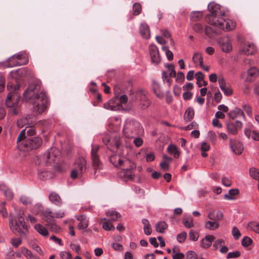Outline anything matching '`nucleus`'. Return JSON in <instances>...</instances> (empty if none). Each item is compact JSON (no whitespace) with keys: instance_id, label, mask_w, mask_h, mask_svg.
Segmentation results:
<instances>
[{"instance_id":"nucleus-56","label":"nucleus","mask_w":259,"mask_h":259,"mask_svg":"<svg viewBox=\"0 0 259 259\" xmlns=\"http://www.w3.org/2000/svg\"><path fill=\"white\" fill-rule=\"evenodd\" d=\"M232 235L234 238L236 240L238 239L241 236L240 232L238 228L236 227H234L232 229Z\"/></svg>"},{"instance_id":"nucleus-10","label":"nucleus","mask_w":259,"mask_h":259,"mask_svg":"<svg viewBox=\"0 0 259 259\" xmlns=\"http://www.w3.org/2000/svg\"><path fill=\"white\" fill-rule=\"evenodd\" d=\"M36 123L35 116L32 114H28L25 117H23L17 120V126L20 128L24 126H31Z\"/></svg>"},{"instance_id":"nucleus-61","label":"nucleus","mask_w":259,"mask_h":259,"mask_svg":"<svg viewBox=\"0 0 259 259\" xmlns=\"http://www.w3.org/2000/svg\"><path fill=\"white\" fill-rule=\"evenodd\" d=\"M49 226H50V229L51 231L56 233L58 232L61 229V228L55 223L51 224Z\"/></svg>"},{"instance_id":"nucleus-33","label":"nucleus","mask_w":259,"mask_h":259,"mask_svg":"<svg viewBox=\"0 0 259 259\" xmlns=\"http://www.w3.org/2000/svg\"><path fill=\"white\" fill-rule=\"evenodd\" d=\"M106 215L110 218V220L112 221H117L118 218L121 217V215L119 212L114 210L108 211L106 212Z\"/></svg>"},{"instance_id":"nucleus-22","label":"nucleus","mask_w":259,"mask_h":259,"mask_svg":"<svg viewBox=\"0 0 259 259\" xmlns=\"http://www.w3.org/2000/svg\"><path fill=\"white\" fill-rule=\"evenodd\" d=\"M140 97V106L141 108L145 109L147 108L151 104V102L148 100L145 95L142 93L139 94Z\"/></svg>"},{"instance_id":"nucleus-15","label":"nucleus","mask_w":259,"mask_h":259,"mask_svg":"<svg viewBox=\"0 0 259 259\" xmlns=\"http://www.w3.org/2000/svg\"><path fill=\"white\" fill-rule=\"evenodd\" d=\"M220 88L224 92V94L227 96H229L232 95L233 91L230 87H226V81L223 77H219L218 79Z\"/></svg>"},{"instance_id":"nucleus-54","label":"nucleus","mask_w":259,"mask_h":259,"mask_svg":"<svg viewBox=\"0 0 259 259\" xmlns=\"http://www.w3.org/2000/svg\"><path fill=\"white\" fill-rule=\"evenodd\" d=\"M240 256V252L239 251L229 252L227 255V258H236Z\"/></svg>"},{"instance_id":"nucleus-27","label":"nucleus","mask_w":259,"mask_h":259,"mask_svg":"<svg viewBox=\"0 0 259 259\" xmlns=\"http://www.w3.org/2000/svg\"><path fill=\"white\" fill-rule=\"evenodd\" d=\"M167 150L169 154L174 155L175 158H178L180 157L181 153L176 146L170 144L168 146Z\"/></svg>"},{"instance_id":"nucleus-26","label":"nucleus","mask_w":259,"mask_h":259,"mask_svg":"<svg viewBox=\"0 0 259 259\" xmlns=\"http://www.w3.org/2000/svg\"><path fill=\"white\" fill-rule=\"evenodd\" d=\"M194 116V110L192 107H188L184 115V119L186 122H189L192 120Z\"/></svg>"},{"instance_id":"nucleus-64","label":"nucleus","mask_w":259,"mask_h":259,"mask_svg":"<svg viewBox=\"0 0 259 259\" xmlns=\"http://www.w3.org/2000/svg\"><path fill=\"white\" fill-rule=\"evenodd\" d=\"M185 80V75L183 72H179L178 73L176 80L179 82H183Z\"/></svg>"},{"instance_id":"nucleus-20","label":"nucleus","mask_w":259,"mask_h":259,"mask_svg":"<svg viewBox=\"0 0 259 259\" xmlns=\"http://www.w3.org/2000/svg\"><path fill=\"white\" fill-rule=\"evenodd\" d=\"M218 42L222 49H232L231 45V40L228 36L220 38L219 39Z\"/></svg>"},{"instance_id":"nucleus-7","label":"nucleus","mask_w":259,"mask_h":259,"mask_svg":"<svg viewBox=\"0 0 259 259\" xmlns=\"http://www.w3.org/2000/svg\"><path fill=\"white\" fill-rule=\"evenodd\" d=\"M74 167L70 174L72 179H76L78 176L83 174L87 169V161L83 157H78L75 159L74 163Z\"/></svg>"},{"instance_id":"nucleus-9","label":"nucleus","mask_w":259,"mask_h":259,"mask_svg":"<svg viewBox=\"0 0 259 259\" xmlns=\"http://www.w3.org/2000/svg\"><path fill=\"white\" fill-rule=\"evenodd\" d=\"M100 147L98 145H92L91 150V159L92 166L96 170L100 169L102 164L98 154Z\"/></svg>"},{"instance_id":"nucleus-6","label":"nucleus","mask_w":259,"mask_h":259,"mask_svg":"<svg viewBox=\"0 0 259 259\" xmlns=\"http://www.w3.org/2000/svg\"><path fill=\"white\" fill-rule=\"evenodd\" d=\"M29 62V57L25 51L21 52L10 57L8 61V67L25 65Z\"/></svg>"},{"instance_id":"nucleus-11","label":"nucleus","mask_w":259,"mask_h":259,"mask_svg":"<svg viewBox=\"0 0 259 259\" xmlns=\"http://www.w3.org/2000/svg\"><path fill=\"white\" fill-rule=\"evenodd\" d=\"M60 154L59 150L56 148H52L43 155V158L46 160V162L51 163L54 162L56 158Z\"/></svg>"},{"instance_id":"nucleus-39","label":"nucleus","mask_w":259,"mask_h":259,"mask_svg":"<svg viewBox=\"0 0 259 259\" xmlns=\"http://www.w3.org/2000/svg\"><path fill=\"white\" fill-rule=\"evenodd\" d=\"M202 16V13L201 12H193L191 13V20L195 22L199 20Z\"/></svg>"},{"instance_id":"nucleus-21","label":"nucleus","mask_w":259,"mask_h":259,"mask_svg":"<svg viewBox=\"0 0 259 259\" xmlns=\"http://www.w3.org/2000/svg\"><path fill=\"white\" fill-rule=\"evenodd\" d=\"M258 75V72L257 68L255 67L251 68L247 71V76L246 79L247 81L251 82L255 79Z\"/></svg>"},{"instance_id":"nucleus-44","label":"nucleus","mask_w":259,"mask_h":259,"mask_svg":"<svg viewBox=\"0 0 259 259\" xmlns=\"http://www.w3.org/2000/svg\"><path fill=\"white\" fill-rule=\"evenodd\" d=\"M189 237L191 240L196 241L199 238V234L196 231L191 230L189 233Z\"/></svg>"},{"instance_id":"nucleus-1","label":"nucleus","mask_w":259,"mask_h":259,"mask_svg":"<svg viewBox=\"0 0 259 259\" xmlns=\"http://www.w3.org/2000/svg\"><path fill=\"white\" fill-rule=\"evenodd\" d=\"M208 9L210 14L206 16V20L208 23L215 27L212 28L209 26H206L205 33L209 37H214L221 32V30L228 31L234 29L235 27V23L230 19H225L222 17L225 13L221 10V6L214 3H210L208 5Z\"/></svg>"},{"instance_id":"nucleus-42","label":"nucleus","mask_w":259,"mask_h":259,"mask_svg":"<svg viewBox=\"0 0 259 259\" xmlns=\"http://www.w3.org/2000/svg\"><path fill=\"white\" fill-rule=\"evenodd\" d=\"M248 226L252 230L259 234V223L255 222H250L248 224Z\"/></svg>"},{"instance_id":"nucleus-51","label":"nucleus","mask_w":259,"mask_h":259,"mask_svg":"<svg viewBox=\"0 0 259 259\" xmlns=\"http://www.w3.org/2000/svg\"><path fill=\"white\" fill-rule=\"evenodd\" d=\"M171 77H170L169 76H168L166 72L165 71H163L162 73V78L163 79V80H166V82L168 84V85L169 87L170 86L171 84V82H172V80L170 78Z\"/></svg>"},{"instance_id":"nucleus-53","label":"nucleus","mask_w":259,"mask_h":259,"mask_svg":"<svg viewBox=\"0 0 259 259\" xmlns=\"http://www.w3.org/2000/svg\"><path fill=\"white\" fill-rule=\"evenodd\" d=\"M29 70L26 68H23L22 69H19L16 71L17 74L18 75H20L22 76H26L28 74Z\"/></svg>"},{"instance_id":"nucleus-37","label":"nucleus","mask_w":259,"mask_h":259,"mask_svg":"<svg viewBox=\"0 0 259 259\" xmlns=\"http://www.w3.org/2000/svg\"><path fill=\"white\" fill-rule=\"evenodd\" d=\"M23 130H25V135L29 137L34 136L36 133L35 128L32 125L28 126Z\"/></svg>"},{"instance_id":"nucleus-28","label":"nucleus","mask_w":259,"mask_h":259,"mask_svg":"<svg viewBox=\"0 0 259 259\" xmlns=\"http://www.w3.org/2000/svg\"><path fill=\"white\" fill-rule=\"evenodd\" d=\"M204 74L201 71L198 72L196 74V77L197 79V82L198 87L200 88L202 87L201 81H203V85L206 86L207 85V82L204 80Z\"/></svg>"},{"instance_id":"nucleus-19","label":"nucleus","mask_w":259,"mask_h":259,"mask_svg":"<svg viewBox=\"0 0 259 259\" xmlns=\"http://www.w3.org/2000/svg\"><path fill=\"white\" fill-rule=\"evenodd\" d=\"M228 115L230 118L233 120L240 117H242L243 118H245V115L243 111L241 109L237 108L229 112Z\"/></svg>"},{"instance_id":"nucleus-60","label":"nucleus","mask_w":259,"mask_h":259,"mask_svg":"<svg viewBox=\"0 0 259 259\" xmlns=\"http://www.w3.org/2000/svg\"><path fill=\"white\" fill-rule=\"evenodd\" d=\"M20 201L24 205H28V204L31 203L30 199L25 196H22L20 198Z\"/></svg>"},{"instance_id":"nucleus-29","label":"nucleus","mask_w":259,"mask_h":259,"mask_svg":"<svg viewBox=\"0 0 259 259\" xmlns=\"http://www.w3.org/2000/svg\"><path fill=\"white\" fill-rule=\"evenodd\" d=\"M152 89L154 94L157 97L159 98H163V94L160 91V85L156 81L152 82Z\"/></svg>"},{"instance_id":"nucleus-35","label":"nucleus","mask_w":259,"mask_h":259,"mask_svg":"<svg viewBox=\"0 0 259 259\" xmlns=\"http://www.w3.org/2000/svg\"><path fill=\"white\" fill-rule=\"evenodd\" d=\"M15 83L12 82H9L7 83V89L10 92H18L20 86L17 83L16 80H15Z\"/></svg>"},{"instance_id":"nucleus-16","label":"nucleus","mask_w":259,"mask_h":259,"mask_svg":"<svg viewBox=\"0 0 259 259\" xmlns=\"http://www.w3.org/2000/svg\"><path fill=\"white\" fill-rule=\"evenodd\" d=\"M140 32L141 36L145 39L149 38L150 35V29L148 25L145 23H141L140 27Z\"/></svg>"},{"instance_id":"nucleus-17","label":"nucleus","mask_w":259,"mask_h":259,"mask_svg":"<svg viewBox=\"0 0 259 259\" xmlns=\"http://www.w3.org/2000/svg\"><path fill=\"white\" fill-rule=\"evenodd\" d=\"M110 162L113 164L115 167H118L120 166H124V162L120 157L119 155H113L109 157Z\"/></svg>"},{"instance_id":"nucleus-12","label":"nucleus","mask_w":259,"mask_h":259,"mask_svg":"<svg viewBox=\"0 0 259 259\" xmlns=\"http://www.w3.org/2000/svg\"><path fill=\"white\" fill-rule=\"evenodd\" d=\"M242 127V122L238 120L235 122L229 121L226 123V127L228 132L233 135H237L238 131L241 130Z\"/></svg>"},{"instance_id":"nucleus-5","label":"nucleus","mask_w":259,"mask_h":259,"mask_svg":"<svg viewBox=\"0 0 259 259\" xmlns=\"http://www.w3.org/2000/svg\"><path fill=\"white\" fill-rule=\"evenodd\" d=\"M20 95L18 92H10L6 99V105L9 108L10 112L14 115L20 112Z\"/></svg>"},{"instance_id":"nucleus-45","label":"nucleus","mask_w":259,"mask_h":259,"mask_svg":"<svg viewBox=\"0 0 259 259\" xmlns=\"http://www.w3.org/2000/svg\"><path fill=\"white\" fill-rule=\"evenodd\" d=\"M187 236V233L186 232H183L177 235V239L179 243H182L185 241Z\"/></svg>"},{"instance_id":"nucleus-18","label":"nucleus","mask_w":259,"mask_h":259,"mask_svg":"<svg viewBox=\"0 0 259 259\" xmlns=\"http://www.w3.org/2000/svg\"><path fill=\"white\" fill-rule=\"evenodd\" d=\"M0 191H3L5 196L8 200H11L13 198V193L5 184L0 185Z\"/></svg>"},{"instance_id":"nucleus-3","label":"nucleus","mask_w":259,"mask_h":259,"mask_svg":"<svg viewBox=\"0 0 259 259\" xmlns=\"http://www.w3.org/2000/svg\"><path fill=\"white\" fill-rule=\"evenodd\" d=\"M25 214L23 210H20L17 214V220L10 218L9 221V227L14 234H18L20 237L26 236L28 229L24 219Z\"/></svg>"},{"instance_id":"nucleus-31","label":"nucleus","mask_w":259,"mask_h":259,"mask_svg":"<svg viewBox=\"0 0 259 259\" xmlns=\"http://www.w3.org/2000/svg\"><path fill=\"white\" fill-rule=\"evenodd\" d=\"M167 227L168 226L165 221L159 222L156 225V231L157 232L163 233Z\"/></svg>"},{"instance_id":"nucleus-47","label":"nucleus","mask_w":259,"mask_h":259,"mask_svg":"<svg viewBox=\"0 0 259 259\" xmlns=\"http://www.w3.org/2000/svg\"><path fill=\"white\" fill-rule=\"evenodd\" d=\"M141 10H142L141 5L139 3H136L134 4V5H133L134 15H139L141 13Z\"/></svg>"},{"instance_id":"nucleus-2","label":"nucleus","mask_w":259,"mask_h":259,"mask_svg":"<svg viewBox=\"0 0 259 259\" xmlns=\"http://www.w3.org/2000/svg\"><path fill=\"white\" fill-rule=\"evenodd\" d=\"M23 100L30 101L33 111L37 114H41L47 108L48 99L46 93L41 90L39 83H33L29 85L23 94Z\"/></svg>"},{"instance_id":"nucleus-30","label":"nucleus","mask_w":259,"mask_h":259,"mask_svg":"<svg viewBox=\"0 0 259 259\" xmlns=\"http://www.w3.org/2000/svg\"><path fill=\"white\" fill-rule=\"evenodd\" d=\"M35 229L37 231L38 233L41 234L42 236L44 237H47L49 235V232L48 230L44 227L42 225L38 224H36L34 226Z\"/></svg>"},{"instance_id":"nucleus-14","label":"nucleus","mask_w":259,"mask_h":259,"mask_svg":"<svg viewBox=\"0 0 259 259\" xmlns=\"http://www.w3.org/2000/svg\"><path fill=\"white\" fill-rule=\"evenodd\" d=\"M230 145L232 150L235 154L240 155L242 153L243 151V145L241 143L236 140H231L230 141Z\"/></svg>"},{"instance_id":"nucleus-46","label":"nucleus","mask_w":259,"mask_h":259,"mask_svg":"<svg viewBox=\"0 0 259 259\" xmlns=\"http://www.w3.org/2000/svg\"><path fill=\"white\" fill-rule=\"evenodd\" d=\"M225 241L222 239H219L215 240L213 244V249L216 250H217L219 247H220L222 246V245H224L225 244Z\"/></svg>"},{"instance_id":"nucleus-4","label":"nucleus","mask_w":259,"mask_h":259,"mask_svg":"<svg viewBox=\"0 0 259 259\" xmlns=\"http://www.w3.org/2000/svg\"><path fill=\"white\" fill-rule=\"evenodd\" d=\"M144 133L143 127L140 122L136 121H131L127 122L124 126L123 133L127 138H134L140 136Z\"/></svg>"},{"instance_id":"nucleus-36","label":"nucleus","mask_w":259,"mask_h":259,"mask_svg":"<svg viewBox=\"0 0 259 259\" xmlns=\"http://www.w3.org/2000/svg\"><path fill=\"white\" fill-rule=\"evenodd\" d=\"M219 226V223L215 221L214 222L208 221L205 224V227L211 230H214L217 229Z\"/></svg>"},{"instance_id":"nucleus-57","label":"nucleus","mask_w":259,"mask_h":259,"mask_svg":"<svg viewBox=\"0 0 259 259\" xmlns=\"http://www.w3.org/2000/svg\"><path fill=\"white\" fill-rule=\"evenodd\" d=\"M187 259H197V255L196 253L193 251H189L186 254Z\"/></svg>"},{"instance_id":"nucleus-49","label":"nucleus","mask_w":259,"mask_h":259,"mask_svg":"<svg viewBox=\"0 0 259 259\" xmlns=\"http://www.w3.org/2000/svg\"><path fill=\"white\" fill-rule=\"evenodd\" d=\"M22 241L20 238H13L11 239V243L12 245L17 248L18 246L22 244Z\"/></svg>"},{"instance_id":"nucleus-58","label":"nucleus","mask_w":259,"mask_h":259,"mask_svg":"<svg viewBox=\"0 0 259 259\" xmlns=\"http://www.w3.org/2000/svg\"><path fill=\"white\" fill-rule=\"evenodd\" d=\"M133 143L136 147H140L143 145V140L140 137H136L134 139Z\"/></svg>"},{"instance_id":"nucleus-40","label":"nucleus","mask_w":259,"mask_h":259,"mask_svg":"<svg viewBox=\"0 0 259 259\" xmlns=\"http://www.w3.org/2000/svg\"><path fill=\"white\" fill-rule=\"evenodd\" d=\"M239 193V191L238 189H231L229 191V194H226L225 195L224 197L225 198L228 199H233V198L231 196H235L237 194H238Z\"/></svg>"},{"instance_id":"nucleus-52","label":"nucleus","mask_w":259,"mask_h":259,"mask_svg":"<svg viewBox=\"0 0 259 259\" xmlns=\"http://www.w3.org/2000/svg\"><path fill=\"white\" fill-rule=\"evenodd\" d=\"M183 223L184 226L188 228H190L194 226L193 220L192 218H189L188 220H186L185 219H183Z\"/></svg>"},{"instance_id":"nucleus-62","label":"nucleus","mask_w":259,"mask_h":259,"mask_svg":"<svg viewBox=\"0 0 259 259\" xmlns=\"http://www.w3.org/2000/svg\"><path fill=\"white\" fill-rule=\"evenodd\" d=\"M198 125L194 121L192 122L190 124L185 126L183 129L185 131H188L192 129L193 128H197Z\"/></svg>"},{"instance_id":"nucleus-55","label":"nucleus","mask_w":259,"mask_h":259,"mask_svg":"<svg viewBox=\"0 0 259 259\" xmlns=\"http://www.w3.org/2000/svg\"><path fill=\"white\" fill-rule=\"evenodd\" d=\"M89 225V221L88 220L83 221L82 222H80L77 226V227L80 230H83L88 227Z\"/></svg>"},{"instance_id":"nucleus-50","label":"nucleus","mask_w":259,"mask_h":259,"mask_svg":"<svg viewBox=\"0 0 259 259\" xmlns=\"http://www.w3.org/2000/svg\"><path fill=\"white\" fill-rule=\"evenodd\" d=\"M167 68L170 71L169 76L172 77H175L176 76V72L175 70V66L172 64H167Z\"/></svg>"},{"instance_id":"nucleus-25","label":"nucleus","mask_w":259,"mask_h":259,"mask_svg":"<svg viewBox=\"0 0 259 259\" xmlns=\"http://www.w3.org/2000/svg\"><path fill=\"white\" fill-rule=\"evenodd\" d=\"M150 56L152 62L155 64H159L161 61L158 50H151Z\"/></svg>"},{"instance_id":"nucleus-8","label":"nucleus","mask_w":259,"mask_h":259,"mask_svg":"<svg viewBox=\"0 0 259 259\" xmlns=\"http://www.w3.org/2000/svg\"><path fill=\"white\" fill-rule=\"evenodd\" d=\"M42 144V140L39 137L28 138L23 142V146L28 150L36 149Z\"/></svg>"},{"instance_id":"nucleus-48","label":"nucleus","mask_w":259,"mask_h":259,"mask_svg":"<svg viewBox=\"0 0 259 259\" xmlns=\"http://www.w3.org/2000/svg\"><path fill=\"white\" fill-rule=\"evenodd\" d=\"M215 237L214 236L211 235H207L205 236V239H204L206 242H207V244L205 245L206 247H210L212 244V242L214 240Z\"/></svg>"},{"instance_id":"nucleus-13","label":"nucleus","mask_w":259,"mask_h":259,"mask_svg":"<svg viewBox=\"0 0 259 259\" xmlns=\"http://www.w3.org/2000/svg\"><path fill=\"white\" fill-rule=\"evenodd\" d=\"M120 178L124 181H134L135 175L130 169H122L119 172Z\"/></svg>"},{"instance_id":"nucleus-41","label":"nucleus","mask_w":259,"mask_h":259,"mask_svg":"<svg viewBox=\"0 0 259 259\" xmlns=\"http://www.w3.org/2000/svg\"><path fill=\"white\" fill-rule=\"evenodd\" d=\"M249 173L250 176L255 180L259 181V170L255 168L250 169Z\"/></svg>"},{"instance_id":"nucleus-59","label":"nucleus","mask_w":259,"mask_h":259,"mask_svg":"<svg viewBox=\"0 0 259 259\" xmlns=\"http://www.w3.org/2000/svg\"><path fill=\"white\" fill-rule=\"evenodd\" d=\"M193 30L197 32H202L203 31V26L199 23H195L193 25Z\"/></svg>"},{"instance_id":"nucleus-34","label":"nucleus","mask_w":259,"mask_h":259,"mask_svg":"<svg viewBox=\"0 0 259 259\" xmlns=\"http://www.w3.org/2000/svg\"><path fill=\"white\" fill-rule=\"evenodd\" d=\"M101 221L103 222L102 227L106 231L114 230L115 228L113 225L110 223L109 220L106 218H102Z\"/></svg>"},{"instance_id":"nucleus-23","label":"nucleus","mask_w":259,"mask_h":259,"mask_svg":"<svg viewBox=\"0 0 259 259\" xmlns=\"http://www.w3.org/2000/svg\"><path fill=\"white\" fill-rule=\"evenodd\" d=\"M208 217L212 221H219L223 218V213L219 210H213L208 213Z\"/></svg>"},{"instance_id":"nucleus-63","label":"nucleus","mask_w":259,"mask_h":259,"mask_svg":"<svg viewBox=\"0 0 259 259\" xmlns=\"http://www.w3.org/2000/svg\"><path fill=\"white\" fill-rule=\"evenodd\" d=\"M160 167L163 171H167L169 168V164L165 161H162L160 163Z\"/></svg>"},{"instance_id":"nucleus-38","label":"nucleus","mask_w":259,"mask_h":259,"mask_svg":"<svg viewBox=\"0 0 259 259\" xmlns=\"http://www.w3.org/2000/svg\"><path fill=\"white\" fill-rule=\"evenodd\" d=\"M192 59L194 63H197L198 62H199V64L202 65L203 62V58L200 53L198 52L194 53Z\"/></svg>"},{"instance_id":"nucleus-43","label":"nucleus","mask_w":259,"mask_h":259,"mask_svg":"<svg viewBox=\"0 0 259 259\" xmlns=\"http://www.w3.org/2000/svg\"><path fill=\"white\" fill-rule=\"evenodd\" d=\"M252 240L249 237L245 236L241 241V244L244 247H248L252 243Z\"/></svg>"},{"instance_id":"nucleus-32","label":"nucleus","mask_w":259,"mask_h":259,"mask_svg":"<svg viewBox=\"0 0 259 259\" xmlns=\"http://www.w3.org/2000/svg\"><path fill=\"white\" fill-rule=\"evenodd\" d=\"M21 251L27 259H40L38 256L33 255L30 250L25 247H22Z\"/></svg>"},{"instance_id":"nucleus-24","label":"nucleus","mask_w":259,"mask_h":259,"mask_svg":"<svg viewBox=\"0 0 259 259\" xmlns=\"http://www.w3.org/2000/svg\"><path fill=\"white\" fill-rule=\"evenodd\" d=\"M49 200L55 205L60 206L62 204V199L60 196L55 192L51 193L49 195Z\"/></svg>"}]
</instances>
